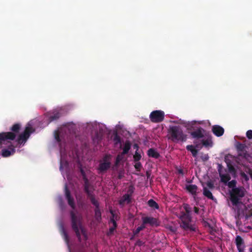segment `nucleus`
<instances>
[{"mask_svg": "<svg viewBox=\"0 0 252 252\" xmlns=\"http://www.w3.org/2000/svg\"><path fill=\"white\" fill-rule=\"evenodd\" d=\"M204 130L202 127H199L196 130L192 131L190 135L194 138H201L204 137Z\"/></svg>", "mask_w": 252, "mask_h": 252, "instance_id": "15", "label": "nucleus"}, {"mask_svg": "<svg viewBox=\"0 0 252 252\" xmlns=\"http://www.w3.org/2000/svg\"><path fill=\"white\" fill-rule=\"evenodd\" d=\"M168 139L174 142H185L187 135L185 134L180 126H170L168 129Z\"/></svg>", "mask_w": 252, "mask_h": 252, "instance_id": "1", "label": "nucleus"}, {"mask_svg": "<svg viewBox=\"0 0 252 252\" xmlns=\"http://www.w3.org/2000/svg\"><path fill=\"white\" fill-rule=\"evenodd\" d=\"M136 162L135 163V164L134 165V167L137 171H140L141 170V168L142 167V165L141 162H140L139 161H136Z\"/></svg>", "mask_w": 252, "mask_h": 252, "instance_id": "34", "label": "nucleus"}, {"mask_svg": "<svg viewBox=\"0 0 252 252\" xmlns=\"http://www.w3.org/2000/svg\"><path fill=\"white\" fill-rule=\"evenodd\" d=\"M212 131L213 133L218 137L222 136L224 132L223 128L219 125L213 126L212 128Z\"/></svg>", "mask_w": 252, "mask_h": 252, "instance_id": "13", "label": "nucleus"}, {"mask_svg": "<svg viewBox=\"0 0 252 252\" xmlns=\"http://www.w3.org/2000/svg\"><path fill=\"white\" fill-rule=\"evenodd\" d=\"M180 219L181 221L180 226L184 230L190 232L195 231L196 226L191 223V218L190 215L181 214Z\"/></svg>", "mask_w": 252, "mask_h": 252, "instance_id": "6", "label": "nucleus"}, {"mask_svg": "<svg viewBox=\"0 0 252 252\" xmlns=\"http://www.w3.org/2000/svg\"><path fill=\"white\" fill-rule=\"evenodd\" d=\"M246 136L248 139H252V130H249L247 131Z\"/></svg>", "mask_w": 252, "mask_h": 252, "instance_id": "40", "label": "nucleus"}, {"mask_svg": "<svg viewBox=\"0 0 252 252\" xmlns=\"http://www.w3.org/2000/svg\"><path fill=\"white\" fill-rule=\"evenodd\" d=\"M123 155H122V154L118 155L116 157V161L115 162V166H118L120 161L123 159Z\"/></svg>", "mask_w": 252, "mask_h": 252, "instance_id": "31", "label": "nucleus"}, {"mask_svg": "<svg viewBox=\"0 0 252 252\" xmlns=\"http://www.w3.org/2000/svg\"><path fill=\"white\" fill-rule=\"evenodd\" d=\"M77 239H78V240L79 242H81L82 241V238H81V236L79 237H77Z\"/></svg>", "mask_w": 252, "mask_h": 252, "instance_id": "55", "label": "nucleus"}, {"mask_svg": "<svg viewBox=\"0 0 252 252\" xmlns=\"http://www.w3.org/2000/svg\"><path fill=\"white\" fill-rule=\"evenodd\" d=\"M71 228L75 233L77 237L81 236V228L84 227L82 224V217L81 215H77L73 211L70 212Z\"/></svg>", "mask_w": 252, "mask_h": 252, "instance_id": "2", "label": "nucleus"}, {"mask_svg": "<svg viewBox=\"0 0 252 252\" xmlns=\"http://www.w3.org/2000/svg\"><path fill=\"white\" fill-rule=\"evenodd\" d=\"M186 189L193 195H196L197 190V186L195 185H189L186 186Z\"/></svg>", "mask_w": 252, "mask_h": 252, "instance_id": "19", "label": "nucleus"}, {"mask_svg": "<svg viewBox=\"0 0 252 252\" xmlns=\"http://www.w3.org/2000/svg\"><path fill=\"white\" fill-rule=\"evenodd\" d=\"M113 227H115V228L117 227V222L116 221H114V223H113Z\"/></svg>", "mask_w": 252, "mask_h": 252, "instance_id": "53", "label": "nucleus"}, {"mask_svg": "<svg viewBox=\"0 0 252 252\" xmlns=\"http://www.w3.org/2000/svg\"><path fill=\"white\" fill-rule=\"evenodd\" d=\"M55 139L58 142H61V140L60 137V134L58 131L56 130L54 132Z\"/></svg>", "mask_w": 252, "mask_h": 252, "instance_id": "37", "label": "nucleus"}, {"mask_svg": "<svg viewBox=\"0 0 252 252\" xmlns=\"http://www.w3.org/2000/svg\"><path fill=\"white\" fill-rule=\"evenodd\" d=\"M111 155H105L99 162L98 170L99 173L106 172L111 167Z\"/></svg>", "mask_w": 252, "mask_h": 252, "instance_id": "7", "label": "nucleus"}, {"mask_svg": "<svg viewBox=\"0 0 252 252\" xmlns=\"http://www.w3.org/2000/svg\"><path fill=\"white\" fill-rule=\"evenodd\" d=\"M164 115L163 111L161 110H155L151 113L150 119L153 123H158L163 121Z\"/></svg>", "mask_w": 252, "mask_h": 252, "instance_id": "8", "label": "nucleus"}, {"mask_svg": "<svg viewBox=\"0 0 252 252\" xmlns=\"http://www.w3.org/2000/svg\"><path fill=\"white\" fill-rule=\"evenodd\" d=\"M249 252H252V248H250V249H249Z\"/></svg>", "mask_w": 252, "mask_h": 252, "instance_id": "56", "label": "nucleus"}, {"mask_svg": "<svg viewBox=\"0 0 252 252\" xmlns=\"http://www.w3.org/2000/svg\"><path fill=\"white\" fill-rule=\"evenodd\" d=\"M71 228L75 233L77 237L81 236V228L84 227L82 224V217L81 215H77L73 211L70 212Z\"/></svg>", "mask_w": 252, "mask_h": 252, "instance_id": "3", "label": "nucleus"}, {"mask_svg": "<svg viewBox=\"0 0 252 252\" xmlns=\"http://www.w3.org/2000/svg\"><path fill=\"white\" fill-rule=\"evenodd\" d=\"M202 159L203 161L207 160L209 159L208 155H205L202 158Z\"/></svg>", "mask_w": 252, "mask_h": 252, "instance_id": "48", "label": "nucleus"}, {"mask_svg": "<svg viewBox=\"0 0 252 252\" xmlns=\"http://www.w3.org/2000/svg\"><path fill=\"white\" fill-rule=\"evenodd\" d=\"M87 196L90 199L92 204L95 206V208H97L99 206V203L98 201L96 200L95 196L93 192L87 194Z\"/></svg>", "mask_w": 252, "mask_h": 252, "instance_id": "20", "label": "nucleus"}, {"mask_svg": "<svg viewBox=\"0 0 252 252\" xmlns=\"http://www.w3.org/2000/svg\"><path fill=\"white\" fill-rule=\"evenodd\" d=\"M147 155L150 158L158 159L160 157V154L156 149L150 148L147 151Z\"/></svg>", "mask_w": 252, "mask_h": 252, "instance_id": "17", "label": "nucleus"}, {"mask_svg": "<svg viewBox=\"0 0 252 252\" xmlns=\"http://www.w3.org/2000/svg\"><path fill=\"white\" fill-rule=\"evenodd\" d=\"M148 204L151 207L157 209L159 208V206L158 204L153 199H150L148 201Z\"/></svg>", "mask_w": 252, "mask_h": 252, "instance_id": "29", "label": "nucleus"}, {"mask_svg": "<svg viewBox=\"0 0 252 252\" xmlns=\"http://www.w3.org/2000/svg\"><path fill=\"white\" fill-rule=\"evenodd\" d=\"M21 125L19 124H15L11 127L10 130L12 132H2L0 133V146H1L5 141L7 140H14L16 134L19 132Z\"/></svg>", "mask_w": 252, "mask_h": 252, "instance_id": "4", "label": "nucleus"}, {"mask_svg": "<svg viewBox=\"0 0 252 252\" xmlns=\"http://www.w3.org/2000/svg\"><path fill=\"white\" fill-rule=\"evenodd\" d=\"M218 171L221 182L226 184L231 179V177L229 174H222L220 169H219Z\"/></svg>", "mask_w": 252, "mask_h": 252, "instance_id": "18", "label": "nucleus"}, {"mask_svg": "<svg viewBox=\"0 0 252 252\" xmlns=\"http://www.w3.org/2000/svg\"><path fill=\"white\" fill-rule=\"evenodd\" d=\"M110 213L112 216V217L110 219V221L112 222V223H114V221H116L115 220H114V213L113 212V211L112 210H111L110 211Z\"/></svg>", "mask_w": 252, "mask_h": 252, "instance_id": "46", "label": "nucleus"}, {"mask_svg": "<svg viewBox=\"0 0 252 252\" xmlns=\"http://www.w3.org/2000/svg\"><path fill=\"white\" fill-rule=\"evenodd\" d=\"M81 233L84 237V240H87L88 239V235L87 234L86 230L84 227L81 228Z\"/></svg>", "mask_w": 252, "mask_h": 252, "instance_id": "36", "label": "nucleus"}, {"mask_svg": "<svg viewBox=\"0 0 252 252\" xmlns=\"http://www.w3.org/2000/svg\"><path fill=\"white\" fill-rule=\"evenodd\" d=\"M15 152V148L13 145L8 147V149H4L2 150L1 155L4 158H6L14 154Z\"/></svg>", "mask_w": 252, "mask_h": 252, "instance_id": "14", "label": "nucleus"}, {"mask_svg": "<svg viewBox=\"0 0 252 252\" xmlns=\"http://www.w3.org/2000/svg\"><path fill=\"white\" fill-rule=\"evenodd\" d=\"M242 176L246 180H248V177L245 173H242Z\"/></svg>", "mask_w": 252, "mask_h": 252, "instance_id": "51", "label": "nucleus"}, {"mask_svg": "<svg viewBox=\"0 0 252 252\" xmlns=\"http://www.w3.org/2000/svg\"><path fill=\"white\" fill-rule=\"evenodd\" d=\"M144 224H149L151 226H158L159 223L158 220L151 217H145L142 218Z\"/></svg>", "mask_w": 252, "mask_h": 252, "instance_id": "12", "label": "nucleus"}, {"mask_svg": "<svg viewBox=\"0 0 252 252\" xmlns=\"http://www.w3.org/2000/svg\"><path fill=\"white\" fill-rule=\"evenodd\" d=\"M116 228H115V227H111L110 228H109V232L110 233H113L114 231L115 230Z\"/></svg>", "mask_w": 252, "mask_h": 252, "instance_id": "50", "label": "nucleus"}, {"mask_svg": "<svg viewBox=\"0 0 252 252\" xmlns=\"http://www.w3.org/2000/svg\"><path fill=\"white\" fill-rule=\"evenodd\" d=\"M64 191H65V198L67 200L68 205L73 209H74L75 208L74 200L73 198L71 197L70 191L69 190V189H68L66 185H65V187H64Z\"/></svg>", "mask_w": 252, "mask_h": 252, "instance_id": "11", "label": "nucleus"}, {"mask_svg": "<svg viewBox=\"0 0 252 252\" xmlns=\"http://www.w3.org/2000/svg\"><path fill=\"white\" fill-rule=\"evenodd\" d=\"M131 148V144L129 141H126L125 144L122 154L124 155L127 154Z\"/></svg>", "mask_w": 252, "mask_h": 252, "instance_id": "24", "label": "nucleus"}, {"mask_svg": "<svg viewBox=\"0 0 252 252\" xmlns=\"http://www.w3.org/2000/svg\"><path fill=\"white\" fill-rule=\"evenodd\" d=\"M236 245L239 252H244V248L242 247L244 244V240L240 236H237L235 239Z\"/></svg>", "mask_w": 252, "mask_h": 252, "instance_id": "16", "label": "nucleus"}, {"mask_svg": "<svg viewBox=\"0 0 252 252\" xmlns=\"http://www.w3.org/2000/svg\"><path fill=\"white\" fill-rule=\"evenodd\" d=\"M193 209H194V211L195 213L198 214L199 213V208L197 207H194Z\"/></svg>", "mask_w": 252, "mask_h": 252, "instance_id": "49", "label": "nucleus"}, {"mask_svg": "<svg viewBox=\"0 0 252 252\" xmlns=\"http://www.w3.org/2000/svg\"><path fill=\"white\" fill-rule=\"evenodd\" d=\"M80 173L82 176L83 180H84L85 179H87L85 172L81 167H80Z\"/></svg>", "mask_w": 252, "mask_h": 252, "instance_id": "41", "label": "nucleus"}, {"mask_svg": "<svg viewBox=\"0 0 252 252\" xmlns=\"http://www.w3.org/2000/svg\"><path fill=\"white\" fill-rule=\"evenodd\" d=\"M83 181L84 182V190L85 192L87 193V194L92 193L93 192L89 189L90 184L89 183L88 179H85L84 180H83Z\"/></svg>", "mask_w": 252, "mask_h": 252, "instance_id": "21", "label": "nucleus"}, {"mask_svg": "<svg viewBox=\"0 0 252 252\" xmlns=\"http://www.w3.org/2000/svg\"><path fill=\"white\" fill-rule=\"evenodd\" d=\"M186 149L187 150L190 151L193 157H195L198 153V151L194 148L193 146L192 145H189L187 146Z\"/></svg>", "mask_w": 252, "mask_h": 252, "instance_id": "26", "label": "nucleus"}, {"mask_svg": "<svg viewBox=\"0 0 252 252\" xmlns=\"http://www.w3.org/2000/svg\"><path fill=\"white\" fill-rule=\"evenodd\" d=\"M203 194L205 196L210 199L214 200V199L212 192L206 187L203 188Z\"/></svg>", "mask_w": 252, "mask_h": 252, "instance_id": "22", "label": "nucleus"}, {"mask_svg": "<svg viewBox=\"0 0 252 252\" xmlns=\"http://www.w3.org/2000/svg\"><path fill=\"white\" fill-rule=\"evenodd\" d=\"M207 186L210 189H213L214 188V183L211 181H208L207 183Z\"/></svg>", "mask_w": 252, "mask_h": 252, "instance_id": "39", "label": "nucleus"}, {"mask_svg": "<svg viewBox=\"0 0 252 252\" xmlns=\"http://www.w3.org/2000/svg\"><path fill=\"white\" fill-rule=\"evenodd\" d=\"M62 168V162H61L60 169H61Z\"/></svg>", "mask_w": 252, "mask_h": 252, "instance_id": "57", "label": "nucleus"}, {"mask_svg": "<svg viewBox=\"0 0 252 252\" xmlns=\"http://www.w3.org/2000/svg\"><path fill=\"white\" fill-rule=\"evenodd\" d=\"M202 145L205 147H212L213 146V142L211 138H208L207 139H202L201 141Z\"/></svg>", "mask_w": 252, "mask_h": 252, "instance_id": "23", "label": "nucleus"}, {"mask_svg": "<svg viewBox=\"0 0 252 252\" xmlns=\"http://www.w3.org/2000/svg\"><path fill=\"white\" fill-rule=\"evenodd\" d=\"M94 215L95 219L97 221H100L101 220V212L100 211L99 206L97 208H95Z\"/></svg>", "mask_w": 252, "mask_h": 252, "instance_id": "27", "label": "nucleus"}, {"mask_svg": "<svg viewBox=\"0 0 252 252\" xmlns=\"http://www.w3.org/2000/svg\"><path fill=\"white\" fill-rule=\"evenodd\" d=\"M113 141L114 142L115 145H117L118 144H120L121 143V139L120 136L116 133L114 135L113 137Z\"/></svg>", "mask_w": 252, "mask_h": 252, "instance_id": "30", "label": "nucleus"}, {"mask_svg": "<svg viewBox=\"0 0 252 252\" xmlns=\"http://www.w3.org/2000/svg\"><path fill=\"white\" fill-rule=\"evenodd\" d=\"M141 158V156L140 154H138L137 152H135V154L133 156V159L134 161H139Z\"/></svg>", "mask_w": 252, "mask_h": 252, "instance_id": "35", "label": "nucleus"}, {"mask_svg": "<svg viewBox=\"0 0 252 252\" xmlns=\"http://www.w3.org/2000/svg\"><path fill=\"white\" fill-rule=\"evenodd\" d=\"M178 172L179 174H182V175H183L184 174V171L183 170V169H180L178 170Z\"/></svg>", "mask_w": 252, "mask_h": 252, "instance_id": "52", "label": "nucleus"}, {"mask_svg": "<svg viewBox=\"0 0 252 252\" xmlns=\"http://www.w3.org/2000/svg\"><path fill=\"white\" fill-rule=\"evenodd\" d=\"M228 170L230 172H235V168L231 164H227Z\"/></svg>", "mask_w": 252, "mask_h": 252, "instance_id": "43", "label": "nucleus"}, {"mask_svg": "<svg viewBox=\"0 0 252 252\" xmlns=\"http://www.w3.org/2000/svg\"><path fill=\"white\" fill-rule=\"evenodd\" d=\"M237 182L235 180H233L230 182H228V187L229 188L234 189L235 188H237L236 186Z\"/></svg>", "mask_w": 252, "mask_h": 252, "instance_id": "33", "label": "nucleus"}, {"mask_svg": "<svg viewBox=\"0 0 252 252\" xmlns=\"http://www.w3.org/2000/svg\"><path fill=\"white\" fill-rule=\"evenodd\" d=\"M33 131V130L32 127L27 126L24 132L19 135L17 140V142L20 144H24L30 136L31 134Z\"/></svg>", "mask_w": 252, "mask_h": 252, "instance_id": "9", "label": "nucleus"}, {"mask_svg": "<svg viewBox=\"0 0 252 252\" xmlns=\"http://www.w3.org/2000/svg\"><path fill=\"white\" fill-rule=\"evenodd\" d=\"M134 147H137V145H136V144H135V145H134Z\"/></svg>", "mask_w": 252, "mask_h": 252, "instance_id": "58", "label": "nucleus"}, {"mask_svg": "<svg viewBox=\"0 0 252 252\" xmlns=\"http://www.w3.org/2000/svg\"><path fill=\"white\" fill-rule=\"evenodd\" d=\"M184 209L185 210L186 213H182V214H188L190 215V208L187 204L184 206Z\"/></svg>", "mask_w": 252, "mask_h": 252, "instance_id": "38", "label": "nucleus"}, {"mask_svg": "<svg viewBox=\"0 0 252 252\" xmlns=\"http://www.w3.org/2000/svg\"><path fill=\"white\" fill-rule=\"evenodd\" d=\"M131 199L130 195L128 194H125L123 195L122 199L119 201L120 204H123L125 202H127V203L130 202Z\"/></svg>", "mask_w": 252, "mask_h": 252, "instance_id": "25", "label": "nucleus"}, {"mask_svg": "<svg viewBox=\"0 0 252 252\" xmlns=\"http://www.w3.org/2000/svg\"><path fill=\"white\" fill-rule=\"evenodd\" d=\"M61 117V114L59 112L54 113L52 115L50 116L49 118V121L52 122L55 120H58Z\"/></svg>", "mask_w": 252, "mask_h": 252, "instance_id": "28", "label": "nucleus"}, {"mask_svg": "<svg viewBox=\"0 0 252 252\" xmlns=\"http://www.w3.org/2000/svg\"><path fill=\"white\" fill-rule=\"evenodd\" d=\"M245 195V190L242 187L232 189L230 192V199L234 206H237L241 199Z\"/></svg>", "mask_w": 252, "mask_h": 252, "instance_id": "5", "label": "nucleus"}, {"mask_svg": "<svg viewBox=\"0 0 252 252\" xmlns=\"http://www.w3.org/2000/svg\"><path fill=\"white\" fill-rule=\"evenodd\" d=\"M145 225V224H144L143 223L141 226H139V227L141 228H142V230L143 229H144L145 228V225Z\"/></svg>", "mask_w": 252, "mask_h": 252, "instance_id": "54", "label": "nucleus"}, {"mask_svg": "<svg viewBox=\"0 0 252 252\" xmlns=\"http://www.w3.org/2000/svg\"><path fill=\"white\" fill-rule=\"evenodd\" d=\"M124 177V173L122 171H120L118 175V179H122Z\"/></svg>", "mask_w": 252, "mask_h": 252, "instance_id": "45", "label": "nucleus"}, {"mask_svg": "<svg viewBox=\"0 0 252 252\" xmlns=\"http://www.w3.org/2000/svg\"><path fill=\"white\" fill-rule=\"evenodd\" d=\"M62 234L63 237V238L65 242L66 243H68L69 241V237L67 234V233L65 231V230L63 228V227L62 228Z\"/></svg>", "mask_w": 252, "mask_h": 252, "instance_id": "32", "label": "nucleus"}, {"mask_svg": "<svg viewBox=\"0 0 252 252\" xmlns=\"http://www.w3.org/2000/svg\"><path fill=\"white\" fill-rule=\"evenodd\" d=\"M93 140H94V142H95V141H97V143H98L99 141L100 140V138L98 137V134H96V137H94L93 139Z\"/></svg>", "mask_w": 252, "mask_h": 252, "instance_id": "47", "label": "nucleus"}, {"mask_svg": "<svg viewBox=\"0 0 252 252\" xmlns=\"http://www.w3.org/2000/svg\"><path fill=\"white\" fill-rule=\"evenodd\" d=\"M144 245H145V242H143L142 241H141L140 239L138 240L135 243V245L139 246V247H140V246Z\"/></svg>", "mask_w": 252, "mask_h": 252, "instance_id": "42", "label": "nucleus"}, {"mask_svg": "<svg viewBox=\"0 0 252 252\" xmlns=\"http://www.w3.org/2000/svg\"><path fill=\"white\" fill-rule=\"evenodd\" d=\"M142 230V228L139 227V226L136 229L135 231H133V233L134 235H137Z\"/></svg>", "mask_w": 252, "mask_h": 252, "instance_id": "44", "label": "nucleus"}, {"mask_svg": "<svg viewBox=\"0 0 252 252\" xmlns=\"http://www.w3.org/2000/svg\"><path fill=\"white\" fill-rule=\"evenodd\" d=\"M246 144L237 142L236 144V148L238 152V156L244 158H247L249 157V154L246 150Z\"/></svg>", "mask_w": 252, "mask_h": 252, "instance_id": "10", "label": "nucleus"}]
</instances>
